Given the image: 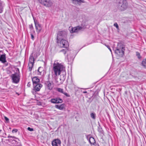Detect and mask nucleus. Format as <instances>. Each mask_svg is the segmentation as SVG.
<instances>
[{
    "mask_svg": "<svg viewBox=\"0 0 146 146\" xmlns=\"http://www.w3.org/2000/svg\"><path fill=\"white\" fill-rule=\"evenodd\" d=\"M27 130L30 131H33V128H31L30 127H28L27 128Z\"/></svg>",
    "mask_w": 146,
    "mask_h": 146,
    "instance_id": "31",
    "label": "nucleus"
},
{
    "mask_svg": "<svg viewBox=\"0 0 146 146\" xmlns=\"http://www.w3.org/2000/svg\"><path fill=\"white\" fill-rule=\"evenodd\" d=\"M18 131V129H14L12 130V132L13 133H16Z\"/></svg>",
    "mask_w": 146,
    "mask_h": 146,
    "instance_id": "25",
    "label": "nucleus"
},
{
    "mask_svg": "<svg viewBox=\"0 0 146 146\" xmlns=\"http://www.w3.org/2000/svg\"><path fill=\"white\" fill-rule=\"evenodd\" d=\"M56 90L59 92L61 93L64 94L66 97H69L70 96V95L68 94L67 93L64 92V90L63 89L58 88H56Z\"/></svg>",
    "mask_w": 146,
    "mask_h": 146,
    "instance_id": "13",
    "label": "nucleus"
},
{
    "mask_svg": "<svg viewBox=\"0 0 146 146\" xmlns=\"http://www.w3.org/2000/svg\"><path fill=\"white\" fill-rule=\"evenodd\" d=\"M12 136H9L8 137V138H12Z\"/></svg>",
    "mask_w": 146,
    "mask_h": 146,
    "instance_id": "37",
    "label": "nucleus"
},
{
    "mask_svg": "<svg viewBox=\"0 0 146 146\" xmlns=\"http://www.w3.org/2000/svg\"><path fill=\"white\" fill-rule=\"evenodd\" d=\"M11 77L13 80V82L15 83H17L19 82V80L20 77L18 74L15 73L11 75Z\"/></svg>",
    "mask_w": 146,
    "mask_h": 146,
    "instance_id": "7",
    "label": "nucleus"
},
{
    "mask_svg": "<svg viewBox=\"0 0 146 146\" xmlns=\"http://www.w3.org/2000/svg\"><path fill=\"white\" fill-rule=\"evenodd\" d=\"M31 39L33 40H34L35 38H34V37L33 35L32 34H31Z\"/></svg>",
    "mask_w": 146,
    "mask_h": 146,
    "instance_id": "32",
    "label": "nucleus"
},
{
    "mask_svg": "<svg viewBox=\"0 0 146 146\" xmlns=\"http://www.w3.org/2000/svg\"><path fill=\"white\" fill-rule=\"evenodd\" d=\"M33 85L34 86V90L36 92L39 91L42 86V84L39 83Z\"/></svg>",
    "mask_w": 146,
    "mask_h": 146,
    "instance_id": "12",
    "label": "nucleus"
},
{
    "mask_svg": "<svg viewBox=\"0 0 146 146\" xmlns=\"http://www.w3.org/2000/svg\"><path fill=\"white\" fill-rule=\"evenodd\" d=\"M51 103L53 104L61 103L63 101L60 98H56L51 99L50 100Z\"/></svg>",
    "mask_w": 146,
    "mask_h": 146,
    "instance_id": "10",
    "label": "nucleus"
},
{
    "mask_svg": "<svg viewBox=\"0 0 146 146\" xmlns=\"http://www.w3.org/2000/svg\"><path fill=\"white\" fill-rule=\"evenodd\" d=\"M82 27L80 26L74 27V28H69L70 32L71 33H77L80 31L82 29Z\"/></svg>",
    "mask_w": 146,
    "mask_h": 146,
    "instance_id": "8",
    "label": "nucleus"
},
{
    "mask_svg": "<svg viewBox=\"0 0 146 146\" xmlns=\"http://www.w3.org/2000/svg\"><path fill=\"white\" fill-rule=\"evenodd\" d=\"M0 61H1L3 63H5L6 62L5 54H2L1 56Z\"/></svg>",
    "mask_w": 146,
    "mask_h": 146,
    "instance_id": "18",
    "label": "nucleus"
},
{
    "mask_svg": "<svg viewBox=\"0 0 146 146\" xmlns=\"http://www.w3.org/2000/svg\"><path fill=\"white\" fill-rule=\"evenodd\" d=\"M65 104H62L60 105H56L55 107L57 109L60 110H62L64 108Z\"/></svg>",
    "mask_w": 146,
    "mask_h": 146,
    "instance_id": "16",
    "label": "nucleus"
},
{
    "mask_svg": "<svg viewBox=\"0 0 146 146\" xmlns=\"http://www.w3.org/2000/svg\"><path fill=\"white\" fill-rule=\"evenodd\" d=\"M128 7V4L126 0H120L119 2L118 8L121 11H124L126 10Z\"/></svg>",
    "mask_w": 146,
    "mask_h": 146,
    "instance_id": "2",
    "label": "nucleus"
},
{
    "mask_svg": "<svg viewBox=\"0 0 146 146\" xmlns=\"http://www.w3.org/2000/svg\"><path fill=\"white\" fill-rule=\"evenodd\" d=\"M67 35V33L65 31H63L58 32L57 37V42L58 43V41H60V39H61V38L65 37Z\"/></svg>",
    "mask_w": 146,
    "mask_h": 146,
    "instance_id": "4",
    "label": "nucleus"
},
{
    "mask_svg": "<svg viewBox=\"0 0 146 146\" xmlns=\"http://www.w3.org/2000/svg\"><path fill=\"white\" fill-rule=\"evenodd\" d=\"M124 48L123 46L119 48L118 46L115 50V52L118 55H123L124 54Z\"/></svg>",
    "mask_w": 146,
    "mask_h": 146,
    "instance_id": "9",
    "label": "nucleus"
},
{
    "mask_svg": "<svg viewBox=\"0 0 146 146\" xmlns=\"http://www.w3.org/2000/svg\"><path fill=\"white\" fill-rule=\"evenodd\" d=\"M46 88L48 90H52L54 87V84L53 81H48L45 83Z\"/></svg>",
    "mask_w": 146,
    "mask_h": 146,
    "instance_id": "6",
    "label": "nucleus"
},
{
    "mask_svg": "<svg viewBox=\"0 0 146 146\" xmlns=\"http://www.w3.org/2000/svg\"><path fill=\"white\" fill-rule=\"evenodd\" d=\"M91 117L93 119H96V114L94 113H92L90 114Z\"/></svg>",
    "mask_w": 146,
    "mask_h": 146,
    "instance_id": "23",
    "label": "nucleus"
},
{
    "mask_svg": "<svg viewBox=\"0 0 146 146\" xmlns=\"http://www.w3.org/2000/svg\"><path fill=\"white\" fill-rule=\"evenodd\" d=\"M29 27L31 30H33V28L32 24L29 25Z\"/></svg>",
    "mask_w": 146,
    "mask_h": 146,
    "instance_id": "28",
    "label": "nucleus"
},
{
    "mask_svg": "<svg viewBox=\"0 0 146 146\" xmlns=\"http://www.w3.org/2000/svg\"><path fill=\"white\" fill-rule=\"evenodd\" d=\"M40 3L46 7H50L53 4L52 0H38Z\"/></svg>",
    "mask_w": 146,
    "mask_h": 146,
    "instance_id": "3",
    "label": "nucleus"
},
{
    "mask_svg": "<svg viewBox=\"0 0 146 146\" xmlns=\"http://www.w3.org/2000/svg\"><path fill=\"white\" fill-rule=\"evenodd\" d=\"M72 2L73 3L75 4H79L84 3V0H72Z\"/></svg>",
    "mask_w": 146,
    "mask_h": 146,
    "instance_id": "17",
    "label": "nucleus"
},
{
    "mask_svg": "<svg viewBox=\"0 0 146 146\" xmlns=\"http://www.w3.org/2000/svg\"><path fill=\"white\" fill-rule=\"evenodd\" d=\"M64 68V66L61 64L55 61L53 65V70L56 76L59 75L61 72Z\"/></svg>",
    "mask_w": 146,
    "mask_h": 146,
    "instance_id": "1",
    "label": "nucleus"
},
{
    "mask_svg": "<svg viewBox=\"0 0 146 146\" xmlns=\"http://www.w3.org/2000/svg\"><path fill=\"white\" fill-rule=\"evenodd\" d=\"M35 24L36 31L38 33H39L40 32L42 29L41 25L38 23L36 24L35 23Z\"/></svg>",
    "mask_w": 146,
    "mask_h": 146,
    "instance_id": "15",
    "label": "nucleus"
},
{
    "mask_svg": "<svg viewBox=\"0 0 146 146\" xmlns=\"http://www.w3.org/2000/svg\"><path fill=\"white\" fill-rule=\"evenodd\" d=\"M31 86V83L30 82H29L27 84V86L28 87H30Z\"/></svg>",
    "mask_w": 146,
    "mask_h": 146,
    "instance_id": "34",
    "label": "nucleus"
},
{
    "mask_svg": "<svg viewBox=\"0 0 146 146\" xmlns=\"http://www.w3.org/2000/svg\"><path fill=\"white\" fill-rule=\"evenodd\" d=\"M33 64L29 63L28 67H29V71H31L33 67Z\"/></svg>",
    "mask_w": 146,
    "mask_h": 146,
    "instance_id": "20",
    "label": "nucleus"
},
{
    "mask_svg": "<svg viewBox=\"0 0 146 146\" xmlns=\"http://www.w3.org/2000/svg\"><path fill=\"white\" fill-rule=\"evenodd\" d=\"M57 43L59 44V46L61 47L67 48L69 46L68 42L66 40L61 39Z\"/></svg>",
    "mask_w": 146,
    "mask_h": 146,
    "instance_id": "5",
    "label": "nucleus"
},
{
    "mask_svg": "<svg viewBox=\"0 0 146 146\" xmlns=\"http://www.w3.org/2000/svg\"><path fill=\"white\" fill-rule=\"evenodd\" d=\"M32 80L33 85H35L36 84L39 83L40 80L37 77H34L32 78Z\"/></svg>",
    "mask_w": 146,
    "mask_h": 146,
    "instance_id": "14",
    "label": "nucleus"
},
{
    "mask_svg": "<svg viewBox=\"0 0 146 146\" xmlns=\"http://www.w3.org/2000/svg\"><path fill=\"white\" fill-rule=\"evenodd\" d=\"M12 138H14V139H18L19 140V139H18V138L15 137H14V136H12Z\"/></svg>",
    "mask_w": 146,
    "mask_h": 146,
    "instance_id": "35",
    "label": "nucleus"
},
{
    "mask_svg": "<svg viewBox=\"0 0 146 146\" xmlns=\"http://www.w3.org/2000/svg\"><path fill=\"white\" fill-rule=\"evenodd\" d=\"M61 143L60 140L58 139H55L52 142V146H60Z\"/></svg>",
    "mask_w": 146,
    "mask_h": 146,
    "instance_id": "11",
    "label": "nucleus"
},
{
    "mask_svg": "<svg viewBox=\"0 0 146 146\" xmlns=\"http://www.w3.org/2000/svg\"><path fill=\"white\" fill-rule=\"evenodd\" d=\"M142 65L144 68H146V59H144L142 61Z\"/></svg>",
    "mask_w": 146,
    "mask_h": 146,
    "instance_id": "22",
    "label": "nucleus"
},
{
    "mask_svg": "<svg viewBox=\"0 0 146 146\" xmlns=\"http://www.w3.org/2000/svg\"><path fill=\"white\" fill-rule=\"evenodd\" d=\"M68 51V50L67 49L64 50V49H62L61 50L60 52H62L64 54H65L66 52Z\"/></svg>",
    "mask_w": 146,
    "mask_h": 146,
    "instance_id": "24",
    "label": "nucleus"
},
{
    "mask_svg": "<svg viewBox=\"0 0 146 146\" xmlns=\"http://www.w3.org/2000/svg\"><path fill=\"white\" fill-rule=\"evenodd\" d=\"M89 141L91 145H94L95 141L93 137H90L89 139Z\"/></svg>",
    "mask_w": 146,
    "mask_h": 146,
    "instance_id": "19",
    "label": "nucleus"
},
{
    "mask_svg": "<svg viewBox=\"0 0 146 146\" xmlns=\"http://www.w3.org/2000/svg\"><path fill=\"white\" fill-rule=\"evenodd\" d=\"M4 118L7 122H9V119L6 117L5 116Z\"/></svg>",
    "mask_w": 146,
    "mask_h": 146,
    "instance_id": "30",
    "label": "nucleus"
},
{
    "mask_svg": "<svg viewBox=\"0 0 146 146\" xmlns=\"http://www.w3.org/2000/svg\"><path fill=\"white\" fill-rule=\"evenodd\" d=\"M83 93L84 94L86 93H87V92L86 91H84L83 92Z\"/></svg>",
    "mask_w": 146,
    "mask_h": 146,
    "instance_id": "36",
    "label": "nucleus"
},
{
    "mask_svg": "<svg viewBox=\"0 0 146 146\" xmlns=\"http://www.w3.org/2000/svg\"><path fill=\"white\" fill-rule=\"evenodd\" d=\"M136 55L137 56V57L139 58H140L141 57L140 56V54L138 52H136Z\"/></svg>",
    "mask_w": 146,
    "mask_h": 146,
    "instance_id": "27",
    "label": "nucleus"
},
{
    "mask_svg": "<svg viewBox=\"0 0 146 146\" xmlns=\"http://www.w3.org/2000/svg\"><path fill=\"white\" fill-rule=\"evenodd\" d=\"M29 63H31L34 64V58L33 56H30L29 60Z\"/></svg>",
    "mask_w": 146,
    "mask_h": 146,
    "instance_id": "21",
    "label": "nucleus"
},
{
    "mask_svg": "<svg viewBox=\"0 0 146 146\" xmlns=\"http://www.w3.org/2000/svg\"><path fill=\"white\" fill-rule=\"evenodd\" d=\"M42 68H41V67H39L38 69V72H39L40 73V74L42 72L41 69H42Z\"/></svg>",
    "mask_w": 146,
    "mask_h": 146,
    "instance_id": "29",
    "label": "nucleus"
},
{
    "mask_svg": "<svg viewBox=\"0 0 146 146\" xmlns=\"http://www.w3.org/2000/svg\"><path fill=\"white\" fill-rule=\"evenodd\" d=\"M105 45L110 50V51L111 52H112L111 50V49L110 48L109 46L108 45H106V44H105Z\"/></svg>",
    "mask_w": 146,
    "mask_h": 146,
    "instance_id": "33",
    "label": "nucleus"
},
{
    "mask_svg": "<svg viewBox=\"0 0 146 146\" xmlns=\"http://www.w3.org/2000/svg\"><path fill=\"white\" fill-rule=\"evenodd\" d=\"M113 25L117 29H119V26H118V25L117 23H115Z\"/></svg>",
    "mask_w": 146,
    "mask_h": 146,
    "instance_id": "26",
    "label": "nucleus"
}]
</instances>
